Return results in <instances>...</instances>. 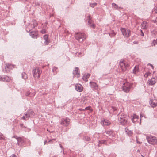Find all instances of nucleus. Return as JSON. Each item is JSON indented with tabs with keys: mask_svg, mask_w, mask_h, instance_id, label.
Here are the masks:
<instances>
[{
	"mask_svg": "<svg viewBox=\"0 0 157 157\" xmlns=\"http://www.w3.org/2000/svg\"><path fill=\"white\" fill-rule=\"evenodd\" d=\"M155 23H157V17H156V19L155 20V21H154Z\"/></svg>",
	"mask_w": 157,
	"mask_h": 157,
	"instance_id": "obj_46",
	"label": "nucleus"
},
{
	"mask_svg": "<svg viewBox=\"0 0 157 157\" xmlns=\"http://www.w3.org/2000/svg\"><path fill=\"white\" fill-rule=\"evenodd\" d=\"M132 117V121L134 123L136 122L139 119V116L135 114H134Z\"/></svg>",
	"mask_w": 157,
	"mask_h": 157,
	"instance_id": "obj_15",
	"label": "nucleus"
},
{
	"mask_svg": "<svg viewBox=\"0 0 157 157\" xmlns=\"http://www.w3.org/2000/svg\"><path fill=\"white\" fill-rule=\"evenodd\" d=\"M10 80V78L8 76H6L4 78V81L6 82H9Z\"/></svg>",
	"mask_w": 157,
	"mask_h": 157,
	"instance_id": "obj_28",
	"label": "nucleus"
},
{
	"mask_svg": "<svg viewBox=\"0 0 157 157\" xmlns=\"http://www.w3.org/2000/svg\"><path fill=\"white\" fill-rule=\"evenodd\" d=\"M140 117H141V119L143 117H144V114H143V113L140 114Z\"/></svg>",
	"mask_w": 157,
	"mask_h": 157,
	"instance_id": "obj_41",
	"label": "nucleus"
},
{
	"mask_svg": "<svg viewBox=\"0 0 157 157\" xmlns=\"http://www.w3.org/2000/svg\"><path fill=\"white\" fill-rule=\"evenodd\" d=\"M89 19L88 21V24L92 28H94L95 27V25L93 23L90 17V16L89 17Z\"/></svg>",
	"mask_w": 157,
	"mask_h": 157,
	"instance_id": "obj_17",
	"label": "nucleus"
},
{
	"mask_svg": "<svg viewBox=\"0 0 157 157\" xmlns=\"http://www.w3.org/2000/svg\"><path fill=\"white\" fill-rule=\"evenodd\" d=\"M41 33L42 34H44L46 33V31L45 29H43L41 31Z\"/></svg>",
	"mask_w": 157,
	"mask_h": 157,
	"instance_id": "obj_39",
	"label": "nucleus"
},
{
	"mask_svg": "<svg viewBox=\"0 0 157 157\" xmlns=\"http://www.w3.org/2000/svg\"><path fill=\"white\" fill-rule=\"evenodd\" d=\"M23 125V124H20V125H21V126H22V125Z\"/></svg>",
	"mask_w": 157,
	"mask_h": 157,
	"instance_id": "obj_48",
	"label": "nucleus"
},
{
	"mask_svg": "<svg viewBox=\"0 0 157 157\" xmlns=\"http://www.w3.org/2000/svg\"><path fill=\"white\" fill-rule=\"evenodd\" d=\"M125 132L128 135L131 136L132 135L133 132L132 131L129 130L128 128H126L125 129Z\"/></svg>",
	"mask_w": 157,
	"mask_h": 157,
	"instance_id": "obj_22",
	"label": "nucleus"
},
{
	"mask_svg": "<svg viewBox=\"0 0 157 157\" xmlns=\"http://www.w3.org/2000/svg\"><path fill=\"white\" fill-rule=\"evenodd\" d=\"M29 117V116L27 114L25 115L24 116H23L22 117V119L23 120H27L28 119V118Z\"/></svg>",
	"mask_w": 157,
	"mask_h": 157,
	"instance_id": "obj_30",
	"label": "nucleus"
},
{
	"mask_svg": "<svg viewBox=\"0 0 157 157\" xmlns=\"http://www.w3.org/2000/svg\"><path fill=\"white\" fill-rule=\"evenodd\" d=\"M120 67L122 71H125L127 68L130 65L129 64L126 63L123 59H121L119 63Z\"/></svg>",
	"mask_w": 157,
	"mask_h": 157,
	"instance_id": "obj_3",
	"label": "nucleus"
},
{
	"mask_svg": "<svg viewBox=\"0 0 157 157\" xmlns=\"http://www.w3.org/2000/svg\"><path fill=\"white\" fill-rule=\"evenodd\" d=\"M122 34L125 37H128L131 35V31L129 29H126L124 28L121 29Z\"/></svg>",
	"mask_w": 157,
	"mask_h": 157,
	"instance_id": "obj_6",
	"label": "nucleus"
},
{
	"mask_svg": "<svg viewBox=\"0 0 157 157\" xmlns=\"http://www.w3.org/2000/svg\"><path fill=\"white\" fill-rule=\"evenodd\" d=\"M73 73L75 76L77 77H79L80 73L79 71V69L77 67H75Z\"/></svg>",
	"mask_w": 157,
	"mask_h": 157,
	"instance_id": "obj_13",
	"label": "nucleus"
},
{
	"mask_svg": "<svg viewBox=\"0 0 157 157\" xmlns=\"http://www.w3.org/2000/svg\"><path fill=\"white\" fill-rule=\"evenodd\" d=\"M150 105L152 107H154L157 106V101L152 100L150 101Z\"/></svg>",
	"mask_w": 157,
	"mask_h": 157,
	"instance_id": "obj_16",
	"label": "nucleus"
},
{
	"mask_svg": "<svg viewBox=\"0 0 157 157\" xmlns=\"http://www.w3.org/2000/svg\"><path fill=\"white\" fill-rule=\"evenodd\" d=\"M139 69L138 66H136L133 70V72L134 74H136L139 72Z\"/></svg>",
	"mask_w": 157,
	"mask_h": 157,
	"instance_id": "obj_26",
	"label": "nucleus"
},
{
	"mask_svg": "<svg viewBox=\"0 0 157 157\" xmlns=\"http://www.w3.org/2000/svg\"><path fill=\"white\" fill-rule=\"evenodd\" d=\"M152 45L155 46L156 44H157V39L156 40H154L153 41L152 43Z\"/></svg>",
	"mask_w": 157,
	"mask_h": 157,
	"instance_id": "obj_36",
	"label": "nucleus"
},
{
	"mask_svg": "<svg viewBox=\"0 0 157 157\" xmlns=\"http://www.w3.org/2000/svg\"><path fill=\"white\" fill-rule=\"evenodd\" d=\"M5 137L1 133H0V140H5Z\"/></svg>",
	"mask_w": 157,
	"mask_h": 157,
	"instance_id": "obj_35",
	"label": "nucleus"
},
{
	"mask_svg": "<svg viewBox=\"0 0 157 157\" xmlns=\"http://www.w3.org/2000/svg\"><path fill=\"white\" fill-rule=\"evenodd\" d=\"M85 140H87V141H89V140H90V138L89 137H85Z\"/></svg>",
	"mask_w": 157,
	"mask_h": 157,
	"instance_id": "obj_40",
	"label": "nucleus"
},
{
	"mask_svg": "<svg viewBox=\"0 0 157 157\" xmlns=\"http://www.w3.org/2000/svg\"><path fill=\"white\" fill-rule=\"evenodd\" d=\"M97 5V4L96 3H91L90 4V6L92 8H94Z\"/></svg>",
	"mask_w": 157,
	"mask_h": 157,
	"instance_id": "obj_34",
	"label": "nucleus"
},
{
	"mask_svg": "<svg viewBox=\"0 0 157 157\" xmlns=\"http://www.w3.org/2000/svg\"><path fill=\"white\" fill-rule=\"evenodd\" d=\"M157 79L155 78H152L151 79L148 80L147 82V84L149 86H152L154 85L156 82Z\"/></svg>",
	"mask_w": 157,
	"mask_h": 157,
	"instance_id": "obj_10",
	"label": "nucleus"
},
{
	"mask_svg": "<svg viewBox=\"0 0 157 157\" xmlns=\"http://www.w3.org/2000/svg\"><path fill=\"white\" fill-rule=\"evenodd\" d=\"M148 142L151 144H155L157 143V138L154 136H151L147 137Z\"/></svg>",
	"mask_w": 157,
	"mask_h": 157,
	"instance_id": "obj_5",
	"label": "nucleus"
},
{
	"mask_svg": "<svg viewBox=\"0 0 157 157\" xmlns=\"http://www.w3.org/2000/svg\"><path fill=\"white\" fill-rule=\"evenodd\" d=\"M33 73L35 79H37L40 77L41 71L40 70L38 67H36L33 70Z\"/></svg>",
	"mask_w": 157,
	"mask_h": 157,
	"instance_id": "obj_4",
	"label": "nucleus"
},
{
	"mask_svg": "<svg viewBox=\"0 0 157 157\" xmlns=\"http://www.w3.org/2000/svg\"><path fill=\"white\" fill-rule=\"evenodd\" d=\"M132 84L129 82L125 83L123 84V90L125 92H128Z\"/></svg>",
	"mask_w": 157,
	"mask_h": 157,
	"instance_id": "obj_7",
	"label": "nucleus"
},
{
	"mask_svg": "<svg viewBox=\"0 0 157 157\" xmlns=\"http://www.w3.org/2000/svg\"><path fill=\"white\" fill-rule=\"evenodd\" d=\"M30 35L32 38L36 37L38 35V32L37 31H33L30 33Z\"/></svg>",
	"mask_w": 157,
	"mask_h": 157,
	"instance_id": "obj_21",
	"label": "nucleus"
},
{
	"mask_svg": "<svg viewBox=\"0 0 157 157\" xmlns=\"http://www.w3.org/2000/svg\"><path fill=\"white\" fill-rule=\"evenodd\" d=\"M15 67V65L9 63L6 64L5 69L6 72L10 71L11 70Z\"/></svg>",
	"mask_w": 157,
	"mask_h": 157,
	"instance_id": "obj_8",
	"label": "nucleus"
},
{
	"mask_svg": "<svg viewBox=\"0 0 157 157\" xmlns=\"http://www.w3.org/2000/svg\"><path fill=\"white\" fill-rule=\"evenodd\" d=\"M128 116L124 114L119 116L118 119L120 123L122 125H125L128 123Z\"/></svg>",
	"mask_w": 157,
	"mask_h": 157,
	"instance_id": "obj_1",
	"label": "nucleus"
},
{
	"mask_svg": "<svg viewBox=\"0 0 157 157\" xmlns=\"http://www.w3.org/2000/svg\"><path fill=\"white\" fill-rule=\"evenodd\" d=\"M102 123L104 125L108 126L109 125L111 124L110 122L109 121L106 119H104L102 121Z\"/></svg>",
	"mask_w": 157,
	"mask_h": 157,
	"instance_id": "obj_20",
	"label": "nucleus"
},
{
	"mask_svg": "<svg viewBox=\"0 0 157 157\" xmlns=\"http://www.w3.org/2000/svg\"><path fill=\"white\" fill-rule=\"evenodd\" d=\"M70 121V119L68 118L63 119L61 121L60 124L61 125L67 126L69 124Z\"/></svg>",
	"mask_w": 157,
	"mask_h": 157,
	"instance_id": "obj_9",
	"label": "nucleus"
},
{
	"mask_svg": "<svg viewBox=\"0 0 157 157\" xmlns=\"http://www.w3.org/2000/svg\"><path fill=\"white\" fill-rule=\"evenodd\" d=\"M141 156L142 157H145L144 156L142 155Z\"/></svg>",
	"mask_w": 157,
	"mask_h": 157,
	"instance_id": "obj_49",
	"label": "nucleus"
},
{
	"mask_svg": "<svg viewBox=\"0 0 157 157\" xmlns=\"http://www.w3.org/2000/svg\"><path fill=\"white\" fill-rule=\"evenodd\" d=\"M141 35H142V36H144V33H143L142 32L141 34Z\"/></svg>",
	"mask_w": 157,
	"mask_h": 157,
	"instance_id": "obj_47",
	"label": "nucleus"
},
{
	"mask_svg": "<svg viewBox=\"0 0 157 157\" xmlns=\"http://www.w3.org/2000/svg\"><path fill=\"white\" fill-rule=\"evenodd\" d=\"M44 39L45 40L44 42V44L45 45H48L49 43V40L48 38V36L47 35H45L44 36Z\"/></svg>",
	"mask_w": 157,
	"mask_h": 157,
	"instance_id": "obj_19",
	"label": "nucleus"
},
{
	"mask_svg": "<svg viewBox=\"0 0 157 157\" xmlns=\"http://www.w3.org/2000/svg\"><path fill=\"white\" fill-rule=\"evenodd\" d=\"M52 71L54 73L56 74L58 71V68L55 67H54L52 69Z\"/></svg>",
	"mask_w": 157,
	"mask_h": 157,
	"instance_id": "obj_29",
	"label": "nucleus"
},
{
	"mask_svg": "<svg viewBox=\"0 0 157 157\" xmlns=\"http://www.w3.org/2000/svg\"><path fill=\"white\" fill-rule=\"evenodd\" d=\"M4 81V79L2 77L0 76V81Z\"/></svg>",
	"mask_w": 157,
	"mask_h": 157,
	"instance_id": "obj_43",
	"label": "nucleus"
},
{
	"mask_svg": "<svg viewBox=\"0 0 157 157\" xmlns=\"http://www.w3.org/2000/svg\"><path fill=\"white\" fill-rule=\"evenodd\" d=\"M10 157H17L14 154H13V155H12L11 156H10Z\"/></svg>",
	"mask_w": 157,
	"mask_h": 157,
	"instance_id": "obj_44",
	"label": "nucleus"
},
{
	"mask_svg": "<svg viewBox=\"0 0 157 157\" xmlns=\"http://www.w3.org/2000/svg\"><path fill=\"white\" fill-rule=\"evenodd\" d=\"M112 5V6L116 9H118L121 8L120 7H119L117 5L114 3H113Z\"/></svg>",
	"mask_w": 157,
	"mask_h": 157,
	"instance_id": "obj_33",
	"label": "nucleus"
},
{
	"mask_svg": "<svg viewBox=\"0 0 157 157\" xmlns=\"http://www.w3.org/2000/svg\"><path fill=\"white\" fill-rule=\"evenodd\" d=\"M22 77L24 79H26L28 78L27 75L25 73H23L22 74Z\"/></svg>",
	"mask_w": 157,
	"mask_h": 157,
	"instance_id": "obj_32",
	"label": "nucleus"
},
{
	"mask_svg": "<svg viewBox=\"0 0 157 157\" xmlns=\"http://www.w3.org/2000/svg\"><path fill=\"white\" fill-rule=\"evenodd\" d=\"M90 107H86V108H85V110H90Z\"/></svg>",
	"mask_w": 157,
	"mask_h": 157,
	"instance_id": "obj_42",
	"label": "nucleus"
},
{
	"mask_svg": "<svg viewBox=\"0 0 157 157\" xmlns=\"http://www.w3.org/2000/svg\"><path fill=\"white\" fill-rule=\"evenodd\" d=\"M36 94V93L34 90H31L27 91L25 94L27 96H29L30 97H34Z\"/></svg>",
	"mask_w": 157,
	"mask_h": 157,
	"instance_id": "obj_11",
	"label": "nucleus"
},
{
	"mask_svg": "<svg viewBox=\"0 0 157 157\" xmlns=\"http://www.w3.org/2000/svg\"><path fill=\"white\" fill-rule=\"evenodd\" d=\"M105 140H101V141H99V144H98V145L99 146H100V144H104L105 143Z\"/></svg>",
	"mask_w": 157,
	"mask_h": 157,
	"instance_id": "obj_37",
	"label": "nucleus"
},
{
	"mask_svg": "<svg viewBox=\"0 0 157 157\" xmlns=\"http://www.w3.org/2000/svg\"><path fill=\"white\" fill-rule=\"evenodd\" d=\"M147 67L150 66L151 67V69L152 70L154 69L153 66L151 64H149L147 65Z\"/></svg>",
	"mask_w": 157,
	"mask_h": 157,
	"instance_id": "obj_38",
	"label": "nucleus"
},
{
	"mask_svg": "<svg viewBox=\"0 0 157 157\" xmlns=\"http://www.w3.org/2000/svg\"><path fill=\"white\" fill-rule=\"evenodd\" d=\"M151 72H150V71H149L148 72L145 73V74L144 75V76L146 78H147L149 76H151Z\"/></svg>",
	"mask_w": 157,
	"mask_h": 157,
	"instance_id": "obj_27",
	"label": "nucleus"
},
{
	"mask_svg": "<svg viewBox=\"0 0 157 157\" xmlns=\"http://www.w3.org/2000/svg\"><path fill=\"white\" fill-rule=\"evenodd\" d=\"M90 83L91 85V87L94 88L96 89L98 87V85L97 84L94 82H90Z\"/></svg>",
	"mask_w": 157,
	"mask_h": 157,
	"instance_id": "obj_25",
	"label": "nucleus"
},
{
	"mask_svg": "<svg viewBox=\"0 0 157 157\" xmlns=\"http://www.w3.org/2000/svg\"><path fill=\"white\" fill-rule=\"evenodd\" d=\"M90 75V74H85L83 77V80L85 81H88L87 79L89 77Z\"/></svg>",
	"mask_w": 157,
	"mask_h": 157,
	"instance_id": "obj_23",
	"label": "nucleus"
},
{
	"mask_svg": "<svg viewBox=\"0 0 157 157\" xmlns=\"http://www.w3.org/2000/svg\"><path fill=\"white\" fill-rule=\"evenodd\" d=\"M154 11L155 13H157V7L155 9Z\"/></svg>",
	"mask_w": 157,
	"mask_h": 157,
	"instance_id": "obj_45",
	"label": "nucleus"
},
{
	"mask_svg": "<svg viewBox=\"0 0 157 157\" xmlns=\"http://www.w3.org/2000/svg\"><path fill=\"white\" fill-rule=\"evenodd\" d=\"M17 139L18 141V144L19 145H21L24 142L23 140L21 137H18Z\"/></svg>",
	"mask_w": 157,
	"mask_h": 157,
	"instance_id": "obj_24",
	"label": "nucleus"
},
{
	"mask_svg": "<svg viewBox=\"0 0 157 157\" xmlns=\"http://www.w3.org/2000/svg\"><path fill=\"white\" fill-rule=\"evenodd\" d=\"M33 28H34L35 27L37 26V23L36 21L35 20H34L33 22Z\"/></svg>",
	"mask_w": 157,
	"mask_h": 157,
	"instance_id": "obj_31",
	"label": "nucleus"
},
{
	"mask_svg": "<svg viewBox=\"0 0 157 157\" xmlns=\"http://www.w3.org/2000/svg\"><path fill=\"white\" fill-rule=\"evenodd\" d=\"M75 90L81 92L83 90V87L80 84H76L75 85Z\"/></svg>",
	"mask_w": 157,
	"mask_h": 157,
	"instance_id": "obj_12",
	"label": "nucleus"
},
{
	"mask_svg": "<svg viewBox=\"0 0 157 157\" xmlns=\"http://www.w3.org/2000/svg\"><path fill=\"white\" fill-rule=\"evenodd\" d=\"M75 37L77 40L81 43L86 38L84 33L80 32L75 33Z\"/></svg>",
	"mask_w": 157,
	"mask_h": 157,
	"instance_id": "obj_2",
	"label": "nucleus"
},
{
	"mask_svg": "<svg viewBox=\"0 0 157 157\" xmlns=\"http://www.w3.org/2000/svg\"><path fill=\"white\" fill-rule=\"evenodd\" d=\"M141 27L143 29H146L148 26V24L146 21H143L141 25Z\"/></svg>",
	"mask_w": 157,
	"mask_h": 157,
	"instance_id": "obj_14",
	"label": "nucleus"
},
{
	"mask_svg": "<svg viewBox=\"0 0 157 157\" xmlns=\"http://www.w3.org/2000/svg\"><path fill=\"white\" fill-rule=\"evenodd\" d=\"M60 147H62V146H61V145H60Z\"/></svg>",
	"mask_w": 157,
	"mask_h": 157,
	"instance_id": "obj_50",
	"label": "nucleus"
},
{
	"mask_svg": "<svg viewBox=\"0 0 157 157\" xmlns=\"http://www.w3.org/2000/svg\"><path fill=\"white\" fill-rule=\"evenodd\" d=\"M106 134L109 136L113 137L115 135V133L112 130H109L106 131Z\"/></svg>",
	"mask_w": 157,
	"mask_h": 157,
	"instance_id": "obj_18",
	"label": "nucleus"
}]
</instances>
